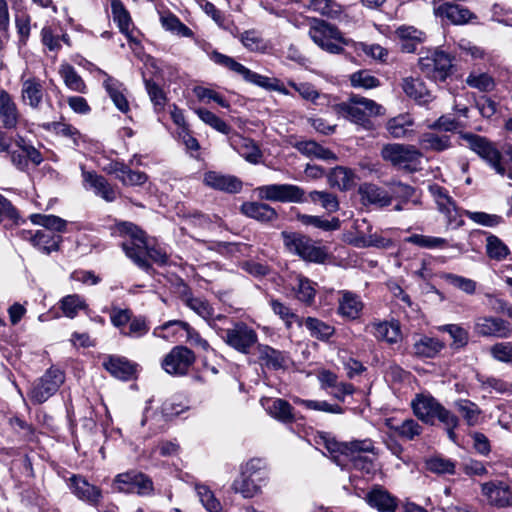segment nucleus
I'll return each mask as SVG.
<instances>
[{"instance_id": "f257e3e1", "label": "nucleus", "mask_w": 512, "mask_h": 512, "mask_svg": "<svg viewBox=\"0 0 512 512\" xmlns=\"http://www.w3.org/2000/svg\"><path fill=\"white\" fill-rule=\"evenodd\" d=\"M112 234L123 238V251L140 269L148 272L151 269L149 260L161 266L167 264L169 256L166 250L159 245L148 244L145 233L133 223L116 224Z\"/></svg>"}, {"instance_id": "f03ea898", "label": "nucleus", "mask_w": 512, "mask_h": 512, "mask_svg": "<svg viewBox=\"0 0 512 512\" xmlns=\"http://www.w3.org/2000/svg\"><path fill=\"white\" fill-rule=\"evenodd\" d=\"M213 330L229 347L243 354H249L258 342L257 332L242 321L229 318L225 325L213 323Z\"/></svg>"}, {"instance_id": "7ed1b4c3", "label": "nucleus", "mask_w": 512, "mask_h": 512, "mask_svg": "<svg viewBox=\"0 0 512 512\" xmlns=\"http://www.w3.org/2000/svg\"><path fill=\"white\" fill-rule=\"evenodd\" d=\"M266 480L267 471L263 460L253 458L243 466L241 475L232 484V489L244 498H253L261 492Z\"/></svg>"}, {"instance_id": "20e7f679", "label": "nucleus", "mask_w": 512, "mask_h": 512, "mask_svg": "<svg viewBox=\"0 0 512 512\" xmlns=\"http://www.w3.org/2000/svg\"><path fill=\"white\" fill-rule=\"evenodd\" d=\"M308 35L318 47L331 54H341L344 51L343 45H347L341 31L323 19L309 20Z\"/></svg>"}, {"instance_id": "39448f33", "label": "nucleus", "mask_w": 512, "mask_h": 512, "mask_svg": "<svg viewBox=\"0 0 512 512\" xmlns=\"http://www.w3.org/2000/svg\"><path fill=\"white\" fill-rule=\"evenodd\" d=\"M468 147L483 159L497 174L512 179V171L508 170L502 153L487 138L480 135L466 133L462 136Z\"/></svg>"}, {"instance_id": "423d86ee", "label": "nucleus", "mask_w": 512, "mask_h": 512, "mask_svg": "<svg viewBox=\"0 0 512 512\" xmlns=\"http://www.w3.org/2000/svg\"><path fill=\"white\" fill-rule=\"evenodd\" d=\"M382 109L375 101L359 95H352L348 101L336 106L339 115L363 126L369 122L370 117L381 115Z\"/></svg>"}, {"instance_id": "0eeeda50", "label": "nucleus", "mask_w": 512, "mask_h": 512, "mask_svg": "<svg viewBox=\"0 0 512 512\" xmlns=\"http://www.w3.org/2000/svg\"><path fill=\"white\" fill-rule=\"evenodd\" d=\"M285 248L305 261L324 263L327 253L324 248L316 246L311 238L297 232L281 233Z\"/></svg>"}, {"instance_id": "6e6552de", "label": "nucleus", "mask_w": 512, "mask_h": 512, "mask_svg": "<svg viewBox=\"0 0 512 512\" xmlns=\"http://www.w3.org/2000/svg\"><path fill=\"white\" fill-rule=\"evenodd\" d=\"M411 407L414 415L426 424L433 425L435 420L448 424L454 421L453 412L446 409L430 394H416Z\"/></svg>"}, {"instance_id": "1a4fd4ad", "label": "nucleus", "mask_w": 512, "mask_h": 512, "mask_svg": "<svg viewBox=\"0 0 512 512\" xmlns=\"http://www.w3.org/2000/svg\"><path fill=\"white\" fill-rule=\"evenodd\" d=\"M452 57L439 49L429 50L419 58L418 65L421 73L434 82H444L453 72Z\"/></svg>"}, {"instance_id": "9d476101", "label": "nucleus", "mask_w": 512, "mask_h": 512, "mask_svg": "<svg viewBox=\"0 0 512 512\" xmlns=\"http://www.w3.org/2000/svg\"><path fill=\"white\" fill-rule=\"evenodd\" d=\"M381 155L384 160L409 172L420 169L423 156L415 146L398 143L385 145L381 150Z\"/></svg>"}, {"instance_id": "9b49d317", "label": "nucleus", "mask_w": 512, "mask_h": 512, "mask_svg": "<svg viewBox=\"0 0 512 512\" xmlns=\"http://www.w3.org/2000/svg\"><path fill=\"white\" fill-rule=\"evenodd\" d=\"M64 380V373L51 367L43 376L33 382L28 397L34 404H42L58 391Z\"/></svg>"}, {"instance_id": "f8f14e48", "label": "nucleus", "mask_w": 512, "mask_h": 512, "mask_svg": "<svg viewBox=\"0 0 512 512\" xmlns=\"http://www.w3.org/2000/svg\"><path fill=\"white\" fill-rule=\"evenodd\" d=\"M258 198L266 201L282 203H303L307 199L305 191L293 184H269L255 189Z\"/></svg>"}, {"instance_id": "ddd939ff", "label": "nucleus", "mask_w": 512, "mask_h": 512, "mask_svg": "<svg viewBox=\"0 0 512 512\" xmlns=\"http://www.w3.org/2000/svg\"><path fill=\"white\" fill-rule=\"evenodd\" d=\"M114 491L119 493H134L147 496L153 493L152 480L142 472L130 470L115 476L112 484Z\"/></svg>"}, {"instance_id": "4468645a", "label": "nucleus", "mask_w": 512, "mask_h": 512, "mask_svg": "<svg viewBox=\"0 0 512 512\" xmlns=\"http://www.w3.org/2000/svg\"><path fill=\"white\" fill-rule=\"evenodd\" d=\"M210 59L223 67L228 68L229 70L235 72L236 74L242 76V78L252 84L263 88H272L270 84V78L260 75L256 72L251 71L241 63L234 60L232 57L224 55L218 51H213L210 54Z\"/></svg>"}, {"instance_id": "2eb2a0df", "label": "nucleus", "mask_w": 512, "mask_h": 512, "mask_svg": "<svg viewBox=\"0 0 512 512\" xmlns=\"http://www.w3.org/2000/svg\"><path fill=\"white\" fill-rule=\"evenodd\" d=\"M195 362L192 350L185 346H175L164 357L162 368L171 375L183 376Z\"/></svg>"}, {"instance_id": "dca6fc26", "label": "nucleus", "mask_w": 512, "mask_h": 512, "mask_svg": "<svg viewBox=\"0 0 512 512\" xmlns=\"http://www.w3.org/2000/svg\"><path fill=\"white\" fill-rule=\"evenodd\" d=\"M486 502L496 508L512 507V487L503 480H491L480 485Z\"/></svg>"}, {"instance_id": "f3484780", "label": "nucleus", "mask_w": 512, "mask_h": 512, "mask_svg": "<svg viewBox=\"0 0 512 512\" xmlns=\"http://www.w3.org/2000/svg\"><path fill=\"white\" fill-rule=\"evenodd\" d=\"M474 333L480 337L510 338V323L502 318L492 316L477 317L474 321Z\"/></svg>"}, {"instance_id": "a211bd4d", "label": "nucleus", "mask_w": 512, "mask_h": 512, "mask_svg": "<svg viewBox=\"0 0 512 512\" xmlns=\"http://www.w3.org/2000/svg\"><path fill=\"white\" fill-rule=\"evenodd\" d=\"M174 327L186 331L187 338L192 344L201 347L205 351L210 349L208 341L203 339L200 334L194 330L187 322L181 320H171L164 323L163 325L154 329L153 335L163 339H168L170 336L175 335L176 330L170 332V330Z\"/></svg>"}, {"instance_id": "6ab92c4d", "label": "nucleus", "mask_w": 512, "mask_h": 512, "mask_svg": "<svg viewBox=\"0 0 512 512\" xmlns=\"http://www.w3.org/2000/svg\"><path fill=\"white\" fill-rule=\"evenodd\" d=\"M356 230L355 235L350 239V243L358 248L378 247L384 248L388 245L389 240L371 233V226L366 219H357L354 222Z\"/></svg>"}, {"instance_id": "aec40b11", "label": "nucleus", "mask_w": 512, "mask_h": 512, "mask_svg": "<svg viewBox=\"0 0 512 512\" xmlns=\"http://www.w3.org/2000/svg\"><path fill=\"white\" fill-rule=\"evenodd\" d=\"M45 90L43 81L35 76L21 77V99L25 105L38 109L43 101Z\"/></svg>"}, {"instance_id": "412c9836", "label": "nucleus", "mask_w": 512, "mask_h": 512, "mask_svg": "<svg viewBox=\"0 0 512 512\" xmlns=\"http://www.w3.org/2000/svg\"><path fill=\"white\" fill-rule=\"evenodd\" d=\"M203 181L206 186L226 193H238L242 189V181L239 178L216 171L205 173Z\"/></svg>"}, {"instance_id": "4be33fe9", "label": "nucleus", "mask_w": 512, "mask_h": 512, "mask_svg": "<svg viewBox=\"0 0 512 512\" xmlns=\"http://www.w3.org/2000/svg\"><path fill=\"white\" fill-rule=\"evenodd\" d=\"M82 176L85 187L92 189L97 196L107 202H113L116 199V190L105 177L92 171H83Z\"/></svg>"}, {"instance_id": "5701e85b", "label": "nucleus", "mask_w": 512, "mask_h": 512, "mask_svg": "<svg viewBox=\"0 0 512 512\" xmlns=\"http://www.w3.org/2000/svg\"><path fill=\"white\" fill-rule=\"evenodd\" d=\"M98 73L104 77L103 86L113 101L114 105L123 113L129 111V102L124 94L126 91L123 83L108 75L105 71L98 69Z\"/></svg>"}, {"instance_id": "b1692460", "label": "nucleus", "mask_w": 512, "mask_h": 512, "mask_svg": "<svg viewBox=\"0 0 512 512\" xmlns=\"http://www.w3.org/2000/svg\"><path fill=\"white\" fill-rule=\"evenodd\" d=\"M186 305L193 310L196 314H198L201 318H203L210 328L213 329V323L216 325L227 324L229 322V318L223 314H214L213 307L209 304V302L203 298L198 297H190L186 300Z\"/></svg>"}, {"instance_id": "393cba45", "label": "nucleus", "mask_w": 512, "mask_h": 512, "mask_svg": "<svg viewBox=\"0 0 512 512\" xmlns=\"http://www.w3.org/2000/svg\"><path fill=\"white\" fill-rule=\"evenodd\" d=\"M401 87L406 96L413 99L419 105H427L435 98L425 83L419 78H403Z\"/></svg>"}, {"instance_id": "a878e982", "label": "nucleus", "mask_w": 512, "mask_h": 512, "mask_svg": "<svg viewBox=\"0 0 512 512\" xmlns=\"http://www.w3.org/2000/svg\"><path fill=\"white\" fill-rule=\"evenodd\" d=\"M20 119L16 103L6 91L0 92V122L6 130L17 128Z\"/></svg>"}, {"instance_id": "bb28decb", "label": "nucleus", "mask_w": 512, "mask_h": 512, "mask_svg": "<svg viewBox=\"0 0 512 512\" xmlns=\"http://www.w3.org/2000/svg\"><path fill=\"white\" fill-rule=\"evenodd\" d=\"M257 352L262 366L271 370L286 368L288 362L286 353L264 344H257Z\"/></svg>"}, {"instance_id": "cd10ccee", "label": "nucleus", "mask_w": 512, "mask_h": 512, "mask_svg": "<svg viewBox=\"0 0 512 512\" xmlns=\"http://www.w3.org/2000/svg\"><path fill=\"white\" fill-rule=\"evenodd\" d=\"M367 503L379 512H395L397 498L382 487L373 488L365 497Z\"/></svg>"}, {"instance_id": "c85d7f7f", "label": "nucleus", "mask_w": 512, "mask_h": 512, "mask_svg": "<svg viewBox=\"0 0 512 512\" xmlns=\"http://www.w3.org/2000/svg\"><path fill=\"white\" fill-rule=\"evenodd\" d=\"M341 298L338 300V313L343 318L355 320L359 318L363 309L360 297L351 291H341Z\"/></svg>"}, {"instance_id": "c756f323", "label": "nucleus", "mask_w": 512, "mask_h": 512, "mask_svg": "<svg viewBox=\"0 0 512 512\" xmlns=\"http://www.w3.org/2000/svg\"><path fill=\"white\" fill-rule=\"evenodd\" d=\"M240 210L245 216L262 223H271L278 218L276 210L263 202H245Z\"/></svg>"}, {"instance_id": "7c9ffc66", "label": "nucleus", "mask_w": 512, "mask_h": 512, "mask_svg": "<svg viewBox=\"0 0 512 512\" xmlns=\"http://www.w3.org/2000/svg\"><path fill=\"white\" fill-rule=\"evenodd\" d=\"M358 192L364 204L385 207L392 202V196L387 191L371 183L361 185Z\"/></svg>"}, {"instance_id": "2f4dec72", "label": "nucleus", "mask_w": 512, "mask_h": 512, "mask_svg": "<svg viewBox=\"0 0 512 512\" xmlns=\"http://www.w3.org/2000/svg\"><path fill=\"white\" fill-rule=\"evenodd\" d=\"M395 34L400 41L401 50L406 53H414L419 44L425 39L424 32L413 26H400Z\"/></svg>"}, {"instance_id": "473e14b6", "label": "nucleus", "mask_w": 512, "mask_h": 512, "mask_svg": "<svg viewBox=\"0 0 512 512\" xmlns=\"http://www.w3.org/2000/svg\"><path fill=\"white\" fill-rule=\"evenodd\" d=\"M454 407L467 426L475 427L481 424L483 411L475 402L469 399H458L454 402Z\"/></svg>"}, {"instance_id": "72a5a7b5", "label": "nucleus", "mask_w": 512, "mask_h": 512, "mask_svg": "<svg viewBox=\"0 0 512 512\" xmlns=\"http://www.w3.org/2000/svg\"><path fill=\"white\" fill-rule=\"evenodd\" d=\"M70 488L78 498L89 503L96 504L101 498V490L80 476L73 475L70 478Z\"/></svg>"}, {"instance_id": "f704fd0d", "label": "nucleus", "mask_w": 512, "mask_h": 512, "mask_svg": "<svg viewBox=\"0 0 512 512\" xmlns=\"http://www.w3.org/2000/svg\"><path fill=\"white\" fill-rule=\"evenodd\" d=\"M436 11L440 17L446 18L456 25L466 24L474 17L473 13L469 9L458 4L448 2L441 4Z\"/></svg>"}, {"instance_id": "c9c22d12", "label": "nucleus", "mask_w": 512, "mask_h": 512, "mask_svg": "<svg viewBox=\"0 0 512 512\" xmlns=\"http://www.w3.org/2000/svg\"><path fill=\"white\" fill-rule=\"evenodd\" d=\"M295 148L306 157L317 158L323 161L337 160L334 152L313 140L299 141L295 144Z\"/></svg>"}, {"instance_id": "e433bc0d", "label": "nucleus", "mask_w": 512, "mask_h": 512, "mask_svg": "<svg viewBox=\"0 0 512 512\" xmlns=\"http://www.w3.org/2000/svg\"><path fill=\"white\" fill-rule=\"evenodd\" d=\"M386 426L407 440H414L423 432V427L412 418H407L400 423L395 422L393 419H387Z\"/></svg>"}, {"instance_id": "4c0bfd02", "label": "nucleus", "mask_w": 512, "mask_h": 512, "mask_svg": "<svg viewBox=\"0 0 512 512\" xmlns=\"http://www.w3.org/2000/svg\"><path fill=\"white\" fill-rule=\"evenodd\" d=\"M371 333L378 339L388 343H397L401 338L400 327L392 322H374L370 325Z\"/></svg>"}, {"instance_id": "58836bf2", "label": "nucleus", "mask_w": 512, "mask_h": 512, "mask_svg": "<svg viewBox=\"0 0 512 512\" xmlns=\"http://www.w3.org/2000/svg\"><path fill=\"white\" fill-rule=\"evenodd\" d=\"M103 366L111 375L122 380L129 379L135 372L134 365L121 357L110 356Z\"/></svg>"}, {"instance_id": "ea45409f", "label": "nucleus", "mask_w": 512, "mask_h": 512, "mask_svg": "<svg viewBox=\"0 0 512 512\" xmlns=\"http://www.w3.org/2000/svg\"><path fill=\"white\" fill-rule=\"evenodd\" d=\"M429 191L434 197L438 209L449 219L454 218L456 215V205L452 198L448 195L447 190L435 184L429 186Z\"/></svg>"}, {"instance_id": "a19ab883", "label": "nucleus", "mask_w": 512, "mask_h": 512, "mask_svg": "<svg viewBox=\"0 0 512 512\" xmlns=\"http://www.w3.org/2000/svg\"><path fill=\"white\" fill-rule=\"evenodd\" d=\"M328 182L331 187L338 188L341 191L350 189L354 184V174L351 169L337 166L330 170Z\"/></svg>"}, {"instance_id": "79ce46f5", "label": "nucleus", "mask_w": 512, "mask_h": 512, "mask_svg": "<svg viewBox=\"0 0 512 512\" xmlns=\"http://www.w3.org/2000/svg\"><path fill=\"white\" fill-rule=\"evenodd\" d=\"M231 145L250 163H257L261 157L259 148L249 138L236 135L231 138Z\"/></svg>"}, {"instance_id": "37998d69", "label": "nucleus", "mask_w": 512, "mask_h": 512, "mask_svg": "<svg viewBox=\"0 0 512 512\" xmlns=\"http://www.w3.org/2000/svg\"><path fill=\"white\" fill-rule=\"evenodd\" d=\"M422 149L427 151L442 152L451 147V139L448 135H439L433 132H426L419 137Z\"/></svg>"}, {"instance_id": "c03bdc74", "label": "nucleus", "mask_w": 512, "mask_h": 512, "mask_svg": "<svg viewBox=\"0 0 512 512\" xmlns=\"http://www.w3.org/2000/svg\"><path fill=\"white\" fill-rule=\"evenodd\" d=\"M162 27L173 34L182 37H192V30L170 11L159 12Z\"/></svg>"}, {"instance_id": "a18cd8bd", "label": "nucleus", "mask_w": 512, "mask_h": 512, "mask_svg": "<svg viewBox=\"0 0 512 512\" xmlns=\"http://www.w3.org/2000/svg\"><path fill=\"white\" fill-rule=\"evenodd\" d=\"M311 337L320 341H327L335 333V328L328 323L313 317H307L304 321Z\"/></svg>"}, {"instance_id": "49530a36", "label": "nucleus", "mask_w": 512, "mask_h": 512, "mask_svg": "<svg viewBox=\"0 0 512 512\" xmlns=\"http://www.w3.org/2000/svg\"><path fill=\"white\" fill-rule=\"evenodd\" d=\"M443 348V344L436 338L423 336L414 345V353L420 357L433 358Z\"/></svg>"}, {"instance_id": "de8ad7c7", "label": "nucleus", "mask_w": 512, "mask_h": 512, "mask_svg": "<svg viewBox=\"0 0 512 512\" xmlns=\"http://www.w3.org/2000/svg\"><path fill=\"white\" fill-rule=\"evenodd\" d=\"M476 379L480 383L481 388L488 391L489 393L494 391L499 394H512V383L503 379L493 376L488 377L480 374H477Z\"/></svg>"}, {"instance_id": "09e8293b", "label": "nucleus", "mask_w": 512, "mask_h": 512, "mask_svg": "<svg viewBox=\"0 0 512 512\" xmlns=\"http://www.w3.org/2000/svg\"><path fill=\"white\" fill-rule=\"evenodd\" d=\"M59 74L69 89L80 93L86 92V85L83 79L72 65L62 64L59 68Z\"/></svg>"}, {"instance_id": "8fccbe9b", "label": "nucleus", "mask_w": 512, "mask_h": 512, "mask_svg": "<svg viewBox=\"0 0 512 512\" xmlns=\"http://www.w3.org/2000/svg\"><path fill=\"white\" fill-rule=\"evenodd\" d=\"M31 241L41 251L50 253L58 249L60 237L46 230H38L31 236Z\"/></svg>"}, {"instance_id": "3c124183", "label": "nucleus", "mask_w": 512, "mask_h": 512, "mask_svg": "<svg viewBox=\"0 0 512 512\" xmlns=\"http://www.w3.org/2000/svg\"><path fill=\"white\" fill-rule=\"evenodd\" d=\"M267 412L275 419L287 423L294 421L293 407L286 400L274 399L266 408Z\"/></svg>"}, {"instance_id": "603ef678", "label": "nucleus", "mask_w": 512, "mask_h": 512, "mask_svg": "<svg viewBox=\"0 0 512 512\" xmlns=\"http://www.w3.org/2000/svg\"><path fill=\"white\" fill-rule=\"evenodd\" d=\"M297 219L306 226H313L323 231H335L340 228L341 222L338 218L333 217L331 220L323 219L320 216L298 214Z\"/></svg>"}, {"instance_id": "864d4df0", "label": "nucleus", "mask_w": 512, "mask_h": 512, "mask_svg": "<svg viewBox=\"0 0 512 512\" xmlns=\"http://www.w3.org/2000/svg\"><path fill=\"white\" fill-rule=\"evenodd\" d=\"M309 9L322 16L335 18L342 13V7L335 0H309Z\"/></svg>"}, {"instance_id": "5fc2aeb1", "label": "nucleus", "mask_w": 512, "mask_h": 512, "mask_svg": "<svg viewBox=\"0 0 512 512\" xmlns=\"http://www.w3.org/2000/svg\"><path fill=\"white\" fill-rule=\"evenodd\" d=\"M30 219L32 223L46 228V231L51 233L53 231L63 232L67 225V222L64 219L55 215L33 214Z\"/></svg>"}, {"instance_id": "6e6d98bb", "label": "nucleus", "mask_w": 512, "mask_h": 512, "mask_svg": "<svg viewBox=\"0 0 512 512\" xmlns=\"http://www.w3.org/2000/svg\"><path fill=\"white\" fill-rule=\"evenodd\" d=\"M111 10L114 21L120 31L129 37L131 17L120 0H111Z\"/></svg>"}, {"instance_id": "4d7b16f0", "label": "nucleus", "mask_w": 512, "mask_h": 512, "mask_svg": "<svg viewBox=\"0 0 512 512\" xmlns=\"http://www.w3.org/2000/svg\"><path fill=\"white\" fill-rule=\"evenodd\" d=\"M87 307L85 300L78 294L67 295L60 301V308L68 318H74L78 311Z\"/></svg>"}, {"instance_id": "13d9d810", "label": "nucleus", "mask_w": 512, "mask_h": 512, "mask_svg": "<svg viewBox=\"0 0 512 512\" xmlns=\"http://www.w3.org/2000/svg\"><path fill=\"white\" fill-rule=\"evenodd\" d=\"M313 203H320L321 207L328 212L339 210V201L336 195L327 191H311L308 195Z\"/></svg>"}, {"instance_id": "bf43d9fd", "label": "nucleus", "mask_w": 512, "mask_h": 512, "mask_svg": "<svg viewBox=\"0 0 512 512\" xmlns=\"http://www.w3.org/2000/svg\"><path fill=\"white\" fill-rule=\"evenodd\" d=\"M144 84L149 98L153 103L154 110L157 113L163 111L167 102V97L162 88L150 79H144Z\"/></svg>"}, {"instance_id": "052dcab7", "label": "nucleus", "mask_w": 512, "mask_h": 512, "mask_svg": "<svg viewBox=\"0 0 512 512\" xmlns=\"http://www.w3.org/2000/svg\"><path fill=\"white\" fill-rule=\"evenodd\" d=\"M486 253L491 259L501 261L507 257L509 249L500 238L489 234L486 239Z\"/></svg>"}, {"instance_id": "680f3d73", "label": "nucleus", "mask_w": 512, "mask_h": 512, "mask_svg": "<svg viewBox=\"0 0 512 512\" xmlns=\"http://www.w3.org/2000/svg\"><path fill=\"white\" fill-rule=\"evenodd\" d=\"M194 111L205 124L213 129L226 135L230 133L231 127L211 111L204 108H198Z\"/></svg>"}, {"instance_id": "e2e57ef3", "label": "nucleus", "mask_w": 512, "mask_h": 512, "mask_svg": "<svg viewBox=\"0 0 512 512\" xmlns=\"http://www.w3.org/2000/svg\"><path fill=\"white\" fill-rule=\"evenodd\" d=\"M452 338V347L454 349L464 348L469 342V332L458 324H447L442 327Z\"/></svg>"}, {"instance_id": "0e129e2a", "label": "nucleus", "mask_w": 512, "mask_h": 512, "mask_svg": "<svg viewBox=\"0 0 512 512\" xmlns=\"http://www.w3.org/2000/svg\"><path fill=\"white\" fill-rule=\"evenodd\" d=\"M345 455L352 457V455H359L364 453H370L374 456L377 454L375 451L374 443L370 439L353 440L343 445Z\"/></svg>"}, {"instance_id": "69168bd1", "label": "nucleus", "mask_w": 512, "mask_h": 512, "mask_svg": "<svg viewBox=\"0 0 512 512\" xmlns=\"http://www.w3.org/2000/svg\"><path fill=\"white\" fill-rule=\"evenodd\" d=\"M351 85L354 88L372 89L380 85L378 78L367 70L357 71L350 76Z\"/></svg>"}, {"instance_id": "338daca9", "label": "nucleus", "mask_w": 512, "mask_h": 512, "mask_svg": "<svg viewBox=\"0 0 512 512\" xmlns=\"http://www.w3.org/2000/svg\"><path fill=\"white\" fill-rule=\"evenodd\" d=\"M200 502L209 512H221V504L215 498L213 492L205 485H196L195 487Z\"/></svg>"}, {"instance_id": "774afa93", "label": "nucleus", "mask_w": 512, "mask_h": 512, "mask_svg": "<svg viewBox=\"0 0 512 512\" xmlns=\"http://www.w3.org/2000/svg\"><path fill=\"white\" fill-rule=\"evenodd\" d=\"M490 355L496 361L512 364V343L498 342L490 347Z\"/></svg>"}]
</instances>
